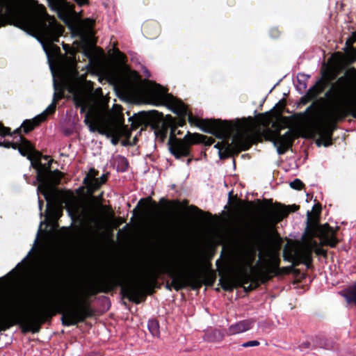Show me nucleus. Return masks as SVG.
Masks as SVG:
<instances>
[{
  "mask_svg": "<svg viewBox=\"0 0 356 356\" xmlns=\"http://www.w3.org/2000/svg\"><path fill=\"white\" fill-rule=\"evenodd\" d=\"M17 25L37 35L42 45L53 76L54 101L62 98L64 90L67 89L81 111H87L84 122L90 131L112 137L114 144L120 137L131 136V131L124 125L122 107L114 105L111 111L108 110L107 100L102 89L98 88L92 94V83L86 80L85 74L77 73L74 56L75 49L63 44V49L70 56H60V48L54 43L62 35L63 27L46 13L43 6L36 3L31 13L19 16Z\"/></svg>",
  "mask_w": 356,
  "mask_h": 356,
  "instance_id": "f257e3e1",
  "label": "nucleus"
},
{
  "mask_svg": "<svg viewBox=\"0 0 356 356\" xmlns=\"http://www.w3.org/2000/svg\"><path fill=\"white\" fill-rule=\"evenodd\" d=\"M102 74L114 87L122 94L141 99L143 103L152 105H165L175 113L180 116L174 127V133L177 127H182L185 123L183 117L188 115L190 124L198 127L204 132L225 139L215 147L222 151L229 152L236 150L247 149L251 144L256 142L260 134V125L265 127L264 136L268 140L272 141L277 147L280 154H283L291 145L296 137V133L289 130L280 136V131L289 126V120L285 117H277L273 122L274 130L268 127L272 122L268 115L260 117L257 120L248 118L237 120L235 122L202 120L188 113L186 105L172 95L168 94L165 89L150 81L142 82L136 72H123L115 66L109 65L102 70Z\"/></svg>",
  "mask_w": 356,
  "mask_h": 356,
  "instance_id": "f03ea898",
  "label": "nucleus"
},
{
  "mask_svg": "<svg viewBox=\"0 0 356 356\" xmlns=\"http://www.w3.org/2000/svg\"><path fill=\"white\" fill-rule=\"evenodd\" d=\"M0 145L6 147L18 149L23 156H26L31 161V166L36 170L37 181L39 183L38 191L40 192L47 202V213L49 216L54 218H58L61 212V207L58 204L60 197V193L56 188L61 178V173L59 171H50L51 160L49 156H44V159L48 163L42 164L40 161L41 154L35 151L31 144L22 136L15 142H4Z\"/></svg>",
  "mask_w": 356,
  "mask_h": 356,
  "instance_id": "7ed1b4c3",
  "label": "nucleus"
},
{
  "mask_svg": "<svg viewBox=\"0 0 356 356\" xmlns=\"http://www.w3.org/2000/svg\"><path fill=\"white\" fill-rule=\"evenodd\" d=\"M256 252L252 249H242L235 252L229 261V273L223 275L220 284L225 290L230 291L238 285L248 283L267 274L275 263L273 250L266 248L259 253V261L253 266Z\"/></svg>",
  "mask_w": 356,
  "mask_h": 356,
  "instance_id": "20e7f679",
  "label": "nucleus"
},
{
  "mask_svg": "<svg viewBox=\"0 0 356 356\" xmlns=\"http://www.w3.org/2000/svg\"><path fill=\"white\" fill-rule=\"evenodd\" d=\"M17 297L0 292V331L6 330L16 323L24 324L27 330L38 332V325L59 311L58 302L53 300L41 301L28 313L19 309Z\"/></svg>",
  "mask_w": 356,
  "mask_h": 356,
  "instance_id": "39448f33",
  "label": "nucleus"
},
{
  "mask_svg": "<svg viewBox=\"0 0 356 356\" xmlns=\"http://www.w3.org/2000/svg\"><path fill=\"white\" fill-rule=\"evenodd\" d=\"M334 234L335 230L327 224L322 226L314 225L305 234L302 241L296 245L294 259L309 266L312 261V251H315L317 254L324 253L323 250L318 246L317 242L314 240V237H318L322 244L334 247L337 243Z\"/></svg>",
  "mask_w": 356,
  "mask_h": 356,
  "instance_id": "423d86ee",
  "label": "nucleus"
},
{
  "mask_svg": "<svg viewBox=\"0 0 356 356\" xmlns=\"http://www.w3.org/2000/svg\"><path fill=\"white\" fill-rule=\"evenodd\" d=\"M351 113L356 118V97H350L327 108L321 116V120L329 124Z\"/></svg>",
  "mask_w": 356,
  "mask_h": 356,
  "instance_id": "0eeeda50",
  "label": "nucleus"
},
{
  "mask_svg": "<svg viewBox=\"0 0 356 356\" xmlns=\"http://www.w3.org/2000/svg\"><path fill=\"white\" fill-rule=\"evenodd\" d=\"M172 284L176 290H179L187 286L197 289L202 285L201 276L196 270L195 266L190 265L186 270L171 271Z\"/></svg>",
  "mask_w": 356,
  "mask_h": 356,
  "instance_id": "6e6552de",
  "label": "nucleus"
},
{
  "mask_svg": "<svg viewBox=\"0 0 356 356\" xmlns=\"http://www.w3.org/2000/svg\"><path fill=\"white\" fill-rule=\"evenodd\" d=\"M62 201L73 220H87L90 218V209L72 193L67 192L62 196Z\"/></svg>",
  "mask_w": 356,
  "mask_h": 356,
  "instance_id": "1a4fd4ad",
  "label": "nucleus"
},
{
  "mask_svg": "<svg viewBox=\"0 0 356 356\" xmlns=\"http://www.w3.org/2000/svg\"><path fill=\"white\" fill-rule=\"evenodd\" d=\"M77 298L76 293H71L65 298L67 302L72 303L67 306L63 315L64 323L67 325H75L78 322L83 321L89 316L87 307L78 304Z\"/></svg>",
  "mask_w": 356,
  "mask_h": 356,
  "instance_id": "9d476101",
  "label": "nucleus"
},
{
  "mask_svg": "<svg viewBox=\"0 0 356 356\" xmlns=\"http://www.w3.org/2000/svg\"><path fill=\"white\" fill-rule=\"evenodd\" d=\"M204 136L198 134L188 133L183 139L171 137L169 139L170 149L177 158L186 156L189 153V147L192 144L202 142Z\"/></svg>",
  "mask_w": 356,
  "mask_h": 356,
  "instance_id": "9b49d317",
  "label": "nucleus"
},
{
  "mask_svg": "<svg viewBox=\"0 0 356 356\" xmlns=\"http://www.w3.org/2000/svg\"><path fill=\"white\" fill-rule=\"evenodd\" d=\"M355 40L356 36L346 41V44L348 47L346 55L340 52H337L332 56L329 63L334 72L340 70L345 65L356 60V49L351 47Z\"/></svg>",
  "mask_w": 356,
  "mask_h": 356,
  "instance_id": "f8f14e48",
  "label": "nucleus"
},
{
  "mask_svg": "<svg viewBox=\"0 0 356 356\" xmlns=\"http://www.w3.org/2000/svg\"><path fill=\"white\" fill-rule=\"evenodd\" d=\"M289 212V210L287 207L275 204L263 212L261 220L266 225L272 227L286 217Z\"/></svg>",
  "mask_w": 356,
  "mask_h": 356,
  "instance_id": "ddd939ff",
  "label": "nucleus"
},
{
  "mask_svg": "<svg viewBox=\"0 0 356 356\" xmlns=\"http://www.w3.org/2000/svg\"><path fill=\"white\" fill-rule=\"evenodd\" d=\"M16 10L17 5L15 0H0V26L3 24L7 17L15 14ZM9 134L10 129L0 123V135L4 136Z\"/></svg>",
  "mask_w": 356,
  "mask_h": 356,
  "instance_id": "4468645a",
  "label": "nucleus"
},
{
  "mask_svg": "<svg viewBox=\"0 0 356 356\" xmlns=\"http://www.w3.org/2000/svg\"><path fill=\"white\" fill-rule=\"evenodd\" d=\"M52 10H56L60 19L67 22L75 14L74 6L65 0H49Z\"/></svg>",
  "mask_w": 356,
  "mask_h": 356,
  "instance_id": "2eb2a0df",
  "label": "nucleus"
},
{
  "mask_svg": "<svg viewBox=\"0 0 356 356\" xmlns=\"http://www.w3.org/2000/svg\"><path fill=\"white\" fill-rule=\"evenodd\" d=\"M56 108V102H52L46 110L40 115L33 119L32 120H26L22 125L25 133H27L38 125L40 122L44 120L47 115L54 112Z\"/></svg>",
  "mask_w": 356,
  "mask_h": 356,
  "instance_id": "dca6fc26",
  "label": "nucleus"
},
{
  "mask_svg": "<svg viewBox=\"0 0 356 356\" xmlns=\"http://www.w3.org/2000/svg\"><path fill=\"white\" fill-rule=\"evenodd\" d=\"M175 122H176L173 120V118L171 116H166L161 128L156 132V136L159 137L161 140H163L167 136L168 128H170L171 129L170 138L171 137L174 138L176 136V134L174 133V127H176Z\"/></svg>",
  "mask_w": 356,
  "mask_h": 356,
  "instance_id": "f3484780",
  "label": "nucleus"
},
{
  "mask_svg": "<svg viewBox=\"0 0 356 356\" xmlns=\"http://www.w3.org/2000/svg\"><path fill=\"white\" fill-rule=\"evenodd\" d=\"M253 321L246 319L232 324L229 327L230 334H238L250 330L253 326Z\"/></svg>",
  "mask_w": 356,
  "mask_h": 356,
  "instance_id": "a211bd4d",
  "label": "nucleus"
},
{
  "mask_svg": "<svg viewBox=\"0 0 356 356\" xmlns=\"http://www.w3.org/2000/svg\"><path fill=\"white\" fill-rule=\"evenodd\" d=\"M143 288V281L138 280L131 284H130L127 287V293L129 296V298L131 300L139 302V298L141 296Z\"/></svg>",
  "mask_w": 356,
  "mask_h": 356,
  "instance_id": "6ab92c4d",
  "label": "nucleus"
},
{
  "mask_svg": "<svg viewBox=\"0 0 356 356\" xmlns=\"http://www.w3.org/2000/svg\"><path fill=\"white\" fill-rule=\"evenodd\" d=\"M95 175L96 171L91 169L84 178V183L88 191L91 192L98 188L102 184L99 179L95 178Z\"/></svg>",
  "mask_w": 356,
  "mask_h": 356,
  "instance_id": "aec40b11",
  "label": "nucleus"
},
{
  "mask_svg": "<svg viewBox=\"0 0 356 356\" xmlns=\"http://www.w3.org/2000/svg\"><path fill=\"white\" fill-rule=\"evenodd\" d=\"M332 130L327 127L319 128L320 138L317 140L318 144H323L328 146L331 143Z\"/></svg>",
  "mask_w": 356,
  "mask_h": 356,
  "instance_id": "412c9836",
  "label": "nucleus"
},
{
  "mask_svg": "<svg viewBox=\"0 0 356 356\" xmlns=\"http://www.w3.org/2000/svg\"><path fill=\"white\" fill-rule=\"evenodd\" d=\"M344 297L348 303L352 302L356 305V282L346 291Z\"/></svg>",
  "mask_w": 356,
  "mask_h": 356,
  "instance_id": "4be33fe9",
  "label": "nucleus"
},
{
  "mask_svg": "<svg viewBox=\"0 0 356 356\" xmlns=\"http://www.w3.org/2000/svg\"><path fill=\"white\" fill-rule=\"evenodd\" d=\"M324 88V84L323 82L319 81L316 83L315 86H313L307 92V96L309 98L313 99L315 98L318 94H320Z\"/></svg>",
  "mask_w": 356,
  "mask_h": 356,
  "instance_id": "5701e85b",
  "label": "nucleus"
},
{
  "mask_svg": "<svg viewBox=\"0 0 356 356\" xmlns=\"http://www.w3.org/2000/svg\"><path fill=\"white\" fill-rule=\"evenodd\" d=\"M148 329L153 337L159 336V323L156 320H150L148 321Z\"/></svg>",
  "mask_w": 356,
  "mask_h": 356,
  "instance_id": "b1692460",
  "label": "nucleus"
},
{
  "mask_svg": "<svg viewBox=\"0 0 356 356\" xmlns=\"http://www.w3.org/2000/svg\"><path fill=\"white\" fill-rule=\"evenodd\" d=\"M83 49L84 55L90 59V63L87 66L88 68H90V64H91V60L92 58V54H93L92 51L94 50V47L90 44L88 45L84 44V46L83 47Z\"/></svg>",
  "mask_w": 356,
  "mask_h": 356,
  "instance_id": "393cba45",
  "label": "nucleus"
},
{
  "mask_svg": "<svg viewBox=\"0 0 356 356\" xmlns=\"http://www.w3.org/2000/svg\"><path fill=\"white\" fill-rule=\"evenodd\" d=\"M290 186H291V188H293L294 189L299 190V189H300L302 188V181L300 180L296 179L290 183Z\"/></svg>",
  "mask_w": 356,
  "mask_h": 356,
  "instance_id": "a878e982",
  "label": "nucleus"
},
{
  "mask_svg": "<svg viewBox=\"0 0 356 356\" xmlns=\"http://www.w3.org/2000/svg\"><path fill=\"white\" fill-rule=\"evenodd\" d=\"M259 345V342L258 341H250L243 343V347H250V346H257Z\"/></svg>",
  "mask_w": 356,
  "mask_h": 356,
  "instance_id": "bb28decb",
  "label": "nucleus"
},
{
  "mask_svg": "<svg viewBox=\"0 0 356 356\" xmlns=\"http://www.w3.org/2000/svg\"><path fill=\"white\" fill-rule=\"evenodd\" d=\"M79 6H83L88 3V0H74Z\"/></svg>",
  "mask_w": 356,
  "mask_h": 356,
  "instance_id": "cd10ccee",
  "label": "nucleus"
},
{
  "mask_svg": "<svg viewBox=\"0 0 356 356\" xmlns=\"http://www.w3.org/2000/svg\"><path fill=\"white\" fill-rule=\"evenodd\" d=\"M85 23L87 26H92L93 24V21L90 19H86L85 20Z\"/></svg>",
  "mask_w": 356,
  "mask_h": 356,
  "instance_id": "c85d7f7f",
  "label": "nucleus"
},
{
  "mask_svg": "<svg viewBox=\"0 0 356 356\" xmlns=\"http://www.w3.org/2000/svg\"><path fill=\"white\" fill-rule=\"evenodd\" d=\"M106 176H105V175H103V176L101 177V179H100L99 181H100V182H101L102 184H103L104 182H105V181H106Z\"/></svg>",
  "mask_w": 356,
  "mask_h": 356,
  "instance_id": "c756f323",
  "label": "nucleus"
},
{
  "mask_svg": "<svg viewBox=\"0 0 356 356\" xmlns=\"http://www.w3.org/2000/svg\"><path fill=\"white\" fill-rule=\"evenodd\" d=\"M313 210L314 211V212H319V210L316 207H314Z\"/></svg>",
  "mask_w": 356,
  "mask_h": 356,
  "instance_id": "7c9ffc66",
  "label": "nucleus"
},
{
  "mask_svg": "<svg viewBox=\"0 0 356 356\" xmlns=\"http://www.w3.org/2000/svg\"><path fill=\"white\" fill-rule=\"evenodd\" d=\"M118 54H119V58L121 59L123 57V55L120 52Z\"/></svg>",
  "mask_w": 356,
  "mask_h": 356,
  "instance_id": "2f4dec72",
  "label": "nucleus"
},
{
  "mask_svg": "<svg viewBox=\"0 0 356 356\" xmlns=\"http://www.w3.org/2000/svg\"><path fill=\"white\" fill-rule=\"evenodd\" d=\"M39 208H40V209H41V208H42V204H41V202L40 200H39Z\"/></svg>",
  "mask_w": 356,
  "mask_h": 356,
  "instance_id": "473e14b6",
  "label": "nucleus"
},
{
  "mask_svg": "<svg viewBox=\"0 0 356 356\" xmlns=\"http://www.w3.org/2000/svg\"><path fill=\"white\" fill-rule=\"evenodd\" d=\"M21 128H19V129H17L15 132H19V131L20 130Z\"/></svg>",
  "mask_w": 356,
  "mask_h": 356,
  "instance_id": "72a5a7b5",
  "label": "nucleus"
},
{
  "mask_svg": "<svg viewBox=\"0 0 356 356\" xmlns=\"http://www.w3.org/2000/svg\"><path fill=\"white\" fill-rule=\"evenodd\" d=\"M211 143H212L211 141H209V142H207V144L211 145Z\"/></svg>",
  "mask_w": 356,
  "mask_h": 356,
  "instance_id": "f704fd0d",
  "label": "nucleus"
}]
</instances>
